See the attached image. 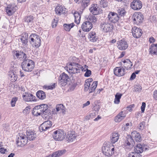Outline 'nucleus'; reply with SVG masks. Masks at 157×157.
Instances as JSON below:
<instances>
[{
  "instance_id": "f257e3e1",
  "label": "nucleus",
  "mask_w": 157,
  "mask_h": 157,
  "mask_svg": "<svg viewBox=\"0 0 157 157\" xmlns=\"http://www.w3.org/2000/svg\"><path fill=\"white\" fill-rule=\"evenodd\" d=\"M133 139L137 142H140L142 139L140 134L136 131L132 132L131 135H128L126 137L124 144V147L127 149H130L132 148L135 144Z\"/></svg>"
},
{
  "instance_id": "f03ea898",
  "label": "nucleus",
  "mask_w": 157,
  "mask_h": 157,
  "mask_svg": "<svg viewBox=\"0 0 157 157\" xmlns=\"http://www.w3.org/2000/svg\"><path fill=\"white\" fill-rule=\"evenodd\" d=\"M64 68L70 73L75 74L80 72V69L83 71H85V70L83 67L78 63H71L67 64Z\"/></svg>"
},
{
  "instance_id": "7ed1b4c3",
  "label": "nucleus",
  "mask_w": 157,
  "mask_h": 157,
  "mask_svg": "<svg viewBox=\"0 0 157 157\" xmlns=\"http://www.w3.org/2000/svg\"><path fill=\"white\" fill-rule=\"evenodd\" d=\"M102 151L104 154L108 157L111 156L116 151L112 144L106 142L103 144Z\"/></svg>"
},
{
  "instance_id": "20e7f679",
  "label": "nucleus",
  "mask_w": 157,
  "mask_h": 157,
  "mask_svg": "<svg viewBox=\"0 0 157 157\" xmlns=\"http://www.w3.org/2000/svg\"><path fill=\"white\" fill-rule=\"evenodd\" d=\"M21 67L24 71L31 72L34 68V64L33 60L26 59L23 60L21 63Z\"/></svg>"
},
{
  "instance_id": "39448f33",
  "label": "nucleus",
  "mask_w": 157,
  "mask_h": 157,
  "mask_svg": "<svg viewBox=\"0 0 157 157\" xmlns=\"http://www.w3.org/2000/svg\"><path fill=\"white\" fill-rule=\"evenodd\" d=\"M29 42L33 47L38 48L41 44V38L36 34H32L29 36Z\"/></svg>"
},
{
  "instance_id": "423d86ee",
  "label": "nucleus",
  "mask_w": 157,
  "mask_h": 157,
  "mask_svg": "<svg viewBox=\"0 0 157 157\" xmlns=\"http://www.w3.org/2000/svg\"><path fill=\"white\" fill-rule=\"evenodd\" d=\"M66 136V133L64 130L59 129L55 131L53 134L52 136L54 139L57 141H62L65 138Z\"/></svg>"
},
{
  "instance_id": "0eeeda50",
  "label": "nucleus",
  "mask_w": 157,
  "mask_h": 157,
  "mask_svg": "<svg viewBox=\"0 0 157 157\" xmlns=\"http://www.w3.org/2000/svg\"><path fill=\"white\" fill-rule=\"evenodd\" d=\"M27 136L25 135L20 134L17 136L16 140L17 144L18 146L22 147L25 145L28 142Z\"/></svg>"
},
{
  "instance_id": "6e6552de",
  "label": "nucleus",
  "mask_w": 157,
  "mask_h": 157,
  "mask_svg": "<svg viewBox=\"0 0 157 157\" xmlns=\"http://www.w3.org/2000/svg\"><path fill=\"white\" fill-rule=\"evenodd\" d=\"M100 28L103 32L107 33L112 30L113 25L108 21H105L101 24Z\"/></svg>"
},
{
  "instance_id": "1a4fd4ad",
  "label": "nucleus",
  "mask_w": 157,
  "mask_h": 157,
  "mask_svg": "<svg viewBox=\"0 0 157 157\" xmlns=\"http://www.w3.org/2000/svg\"><path fill=\"white\" fill-rule=\"evenodd\" d=\"M69 79L68 75L63 72L59 76V78L58 84L60 86H65L67 83Z\"/></svg>"
},
{
  "instance_id": "9d476101",
  "label": "nucleus",
  "mask_w": 157,
  "mask_h": 157,
  "mask_svg": "<svg viewBox=\"0 0 157 157\" xmlns=\"http://www.w3.org/2000/svg\"><path fill=\"white\" fill-rule=\"evenodd\" d=\"M134 24L139 25L142 23L144 16L141 13H136L134 14L132 17Z\"/></svg>"
},
{
  "instance_id": "9b49d317",
  "label": "nucleus",
  "mask_w": 157,
  "mask_h": 157,
  "mask_svg": "<svg viewBox=\"0 0 157 157\" xmlns=\"http://www.w3.org/2000/svg\"><path fill=\"white\" fill-rule=\"evenodd\" d=\"M89 10L91 13L94 15H98L102 12L100 8L96 4H92Z\"/></svg>"
},
{
  "instance_id": "f8f14e48",
  "label": "nucleus",
  "mask_w": 157,
  "mask_h": 157,
  "mask_svg": "<svg viewBox=\"0 0 157 157\" xmlns=\"http://www.w3.org/2000/svg\"><path fill=\"white\" fill-rule=\"evenodd\" d=\"M142 6V3L139 0H133L131 4V7L134 10H138L140 9Z\"/></svg>"
},
{
  "instance_id": "ddd939ff",
  "label": "nucleus",
  "mask_w": 157,
  "mask_h": 157,
  "mask_svg": "<svg viewBox=\"0 0 157 157\" xmlns=\"http://www.w3.org/2000/svg\"><path fill=\"white\" fill-rule=\"evenodd\" d=\"M24 100L27 102L34 101L36 100L35 96L29 93H25L22 95Z\"/></svg>"
},
{
  "instance_id": "4468645a",
  "label": "nucleus",
  "mask_w": 157,
  "mask_h": 157,
  "mask_svg": "<svg viewBox=\"0 0 157 157\" xmlns=\"http://www.w3.org/2000/svg\"><path fill=\"white\" fill-rule=\"evenodd\" d=\"M148 146L145 144L141 145L138 144L136 145L134 149V152L138 153L139 154L141 153L143 151H146L148 149Z\"/></svg>"
},
{
  "instance_id": "2eb2a0df",
  "label": "nucleus",
  "mask_w": 157,
  "mask_h": 157,
  "mask_svg": "<svg viewBox=\"0 0 157 157\" xmlns=\"http://www.w3.org/2000/svg\"><path fill=\"white\" fill-rule=\"evenodd\" d=\"M13 54L15 58L23 59L24 60L27 59L26 54L23 52L13 50Z\"/></svg>"
},
{
  "instance_id": "dca6fc26",
  "label": "nucleus",
  "mask_w": 157,
  "mask_h": 157,
  "mask_svg": "<svg viewBox=\"0 0 157 157\" xmlns=\"http://www.w3.org/2000/svg\"><path fill=\"white\" fill-rule=\"evenodd\" d=\"M42 116L43 115H46L45 118H48V117L51 114V111L49 109L48 105L47 104H41Z\"/></svg>"
},
{
  "instance_id": "f3484780",
  "label": "nucleus",
  "mask_w": 157,
  "mask_h": 157,
  "mask_svg": "<svg viewBox=\"0 0 157 157\" xmlns=\"http://www.w3.org/2000/svg\"><path fill=\"white\" fill-rule=\"evenodd\" d=\"M52 125V122L50 121H46L41 125L39 129L41 132L45 131L49 128Z\"/></svg>"
},
{
  "instance_id": "a211bd4d",
  "label": "nucleus",
  "mask_w": 157,
  "mask_h": 157,
  "mask_svg": "<svg viewBox=\"0 0 157 157\" xmlns=\"http://www.w3.org/2000/svg\"><path fill=\"white\" fill-rule=\"evenodd\" d=\"M66 135L67 141L71 142L74 141L77 136L75 132L73 131H68Z\"/></svg>"
},
{
  "instance_id": "6ab92c4d",
  "label": "nucleus",
  "mask_w": 157,
  "mask_h": 157,
  "mask_svg": "<svg viewBox=\"0 0 157 157\" xmlns=\"http://www.w3.org/2000/svg\"><path fill=\"white\" fill-rule=\"evenodd\" d=\"M108 20L111 22L115 23L119 20V16L117 13L114 12H111L109 14L108 17Z\"/></svg>"
},
{
  "instance_id": "aec40b11",
  "label": "nucleus",
  "mask_w": 157,
  "mask_h": 157,
  "mask_svg": "<svg viewBox=\"0 0 157 157\" xmlns=\"http://www.w3.org/2000/svg\"><path fill=\"white\" fill-rule=\"evenodd\" d=\"M132 32L133 36L136 38L140 37L142 34V31L140 28L134 26L132 28Z\"/></svg>"
},
{
  "instance_id": "412c9836",
  "label": "nucleus",
  "mask_w": 157,
  "mask_h": 157,
  "mask_svg": "<svg viewBox=\"0 0 157 157\" xmlns=\"http://www.w3.org/2000/svg\"><path fill=\"white\" fill-rule=\"evenodd\" d=\"M17 7L16 5L9 4L6 8V12L9 16L11 15L16 11Z\"/></svg>"
},
{
  "instance_id": "4be33fe9",
  "label": "nucleus",
  "mask_w": 157,
  "mask_h": 157,
  "mask_svg": "<svg viewBox=\"0 0 157 157\" xmlns=\"http://www.w3.org/2000/svg\"><path fill=\"white\" fill-rule=\"evenodd\" d=\"M125 69L123 67H117L113 70L114 74L118 76H123L125 74Z\"/></svg>"
},
{
  "instance_id": "5701e85b",
  "label": "nucleus",
  "mask_w": 157,
  "mask_h": 157,
  "mask_svg": "<svg viewBox=\"0 0 157 157\" xmlns=\"http://www.w3.org/2000/svg\"><path fill=\"white\" fill-rule=\"evenodd\" d=\"M92 24L89 21H86L83 23L82 25V28L84 31L89 32L92 28Z\"/></svg>"
},
{
  "instance_id": "b1692460",
  "label": "nucleus",
  "mask_w": 157,
  "mask_h": 157,
  "mask_svg": "<svg viewBox=\"0 0 157 157\" xmlns=\"http://www.w3.org/2000/svg\"><path fill=\"white\" fill-rule=\"evenodd\" d=\"M28 34L27 33H25L23 34L21 38H20V41H19L20 44H21L23 47H25L27 45L28 42Z\"/></svg>"
},
{
  "instance_id": "393cba45",
  "label": "nucleus",
  "mask_w": 157,
  "mask_h": 157,
  "mask_svg": "<svg viewBox=\"0 0 157 157\" xmlns=\"http://www.w3.org/2000/svg\"><path fill=\"white\" fill-rule=\"evenodd\" d=\"M118 48L120 50H124L128 46L127 42L124 40H121L117 42Z\"/></svg>"
},
{
  "instance_id": "a878e982",
  "label": "nucleus",
  "mask_w": 157,
  "mask_h": 157,
  "mask_svg": "<svg viewBox=\"0 0 157 157\" xmlns=\"http://www.w3.org/2000/svg\"><path fill=\"white\" fill-rule=\"evenodd\" d=\"M126 116V114L122 111L115 117L114 121L116 122H120Z\"/></svg>"
},
{
  "instance_id": "bb28decb",
  "label": "nucleus",
  "mask_w": 157,
  "mask_h": 157,
  "mask_svg": "<svg viewBox=\"0 0 157 157\" xmlns=\"http://www.w3.org/2000/svg\"><path fill=\"white\" fill-rule=\"evenodd\" d=\"M65 8L60 5L58 4L55 8V11L58 15H60L65 13Z\"/></svg>"
},
{
  "instance_id": "cd10ccee",
  "label": "nucleus",
  "mask_w": 157,
  "mask_h": 157,
  "mask_svg": "<svg viewBox=\"0 0 157 157\" xmlns=\"http://www.w3.org/2000/svg\"><path fill=\"white\" fill-rule=\"evenodd\" d=\"M120 136L118 133L116 132L112 133L110 137V140L112 144H114L118 140Z\"/></svg>"
},
{
  "instance_id": "c85d7f7f",
  "label": "nucleus",
  "mask_w": 157,
  "mask_h": 157,
  "mask_svg": "<svg viewBox=\"0 0 157 157\" xmlns=\"http://www.w3.org/2000/svg\"><path fill=\"white\" fill-rule=\"evenodd\" d=\"M27 136L28 140H33L36 137V133L31 130L27 131Z\"/></svg>"
},
{
  "instance_id": "c756f323",
  "label": "nucleus",
  "mask_w": 157,
  "mask_h": 157,
  "mask_svg": "<svg viewBox=\"0 0 157 157\" xmlns=\"http://www.w3.org/2000/svg\"><path fill=\"white\" fill-rule=\"evenodd\" d=\"M88 38L90 41L92 42L96 41L98 38L96 35L95 33L94 32H90L89 34Z\"/></svg>"
},
{
  "instance_id": "7c9ffc66",
  "label": "nucleus",
  "mask_w": 157,
  "mask_h": 157,
  "mask_svg": "<svg viewBox=\"0 0 157 157\" xmlns=\"http://www.w3.org/2000/svg\"><path fill=\"white\" fill-rule=\"evenodd\" d=\"M122 61L124 63L123 67L124 69H126L131 68L132 66V64L131 61L129 59H126Z\"/></svg>"
},
{
  "instance_id": "2f4dec72",
  "label": "nucleus",
  "mask_w": 157,
  "mask_h": 157,
  "mask_svg": "<svg viewBox=\"0 0 157 157\" xmlns=\"http://www.w3.org/2000/svg\"><path fill=\"white\" fill-rule=\"evenodd\" d=\"M66 152L65 150L58 151L54 152L52 155H49V157H59L64 154Z\"/></svg>"
},
{
  "instance_id": "473e14b6",
  "label": "nucleus",
  "mask_w": 157,
  "mask_h": 157,
  "mask_svg": "<svg viewBox=\"0 0 157 157\" xmlns=\"http://www.w3.org/2000/svg\"><path fill=\"white\" fill-rule=\"evenodd\" d=\"M150 52L151 54H157V44H152L149 49Z\"/></svg>"
},
{
  "instance_id": "72a5a7b5",
  "label": "nucleus",
  "mask_w": 157,
  "mask_h": 157,
  "mask_svg": "<svg viewBox=\"0 0 157 157\" xmlns=\"http://www.w3.org/2000/svg\"><path fill=\"white\" fill-rule=\"evenodd\" d=\"M75 22L77 24L79 23L80 21L81 15L78 12H75L74 13Z\"/></svg>"
},
{
  "instance_id": "f704fd0d",
  "label": "nucleus",
  "mask_w": 157,
  "mask_h": 157,
  "mask_svg": "<svg viewBox=\"0 0 157 157\" xmlns=\"http://www.w3.org/2000/svg\"><path fill=\"white\" fill-rule=\"evenodd\" d=\"M37 97L40 99L43 100L46 98V94L43 91L39 90L36 94Z\"/></svg>"
},
{
  "instance_id": "c9c22d12",
  "label": "nucleus",
  "mask_w": 157,
  "mask_h": 157,
  "mask_svg": "<svg viewBox=\"0 0 157 157\" xmlns=\"http://www.w3.org/2000/svg\"><path fill=\"white\" fill-rule=\"evenodd\" d=\"M75 26L74 23H72L69 24H65L63 25L64 29L67 31H69L71 29Z\"/></svg>"
},
{
  "instance_id": "e433bc0d",
  "label": "nucleus",
  "mask_w": 157,
  "mask_h": 157,
  "mask_svg": "<svg viewBox=\"0 0 157 157\" xmlns=\"http://www.w3.org/2000/svg\"><path fill=\"white\" fill-rule=\"evenodd\" d=\"M56 111L57 112L60 111V112H62L63 113L65 112V108L63 106L62 104L57 105L56 106Z\"/></svg>"
},
{
  "instance_id": "4c0bfd02",
  "label": "nucleus",
  "mask_w": 157,
  "mask_h": 157,
  "mask_svg": "<svg viewBox=\"0 0 157 157\" xmlns=\"http://www.w3.org/2000/svg\"><path fill=\"white\" fill-rule=\"evenodd\" d=\"M122 96V94L117 93L115 96L114 103L116 104H118L120 102V99Z\"/></svg>"
},
{
  "instance_id": "58836bf2",
  "label": "nucleus",
  "mask_w": 157,
  "mask_h": 157,
  "mask_svg": "<svg viewBox=\"0 0 157 157\" xmlns=\"http://www.w3.org/2000/svg\"><path fill=\"white\" fill-rule=\"evenodd\" d=\"M98 85V82L94 81L91 85L90 87L89 88V93H90L93 92L96 88Z\"/></svg>"
},
{
  "instance_id": "ea45409f",
  "label": "nucleus",
  "mask_w": 157,
  "mask_h": 157,
  "mask_svg": "<svg viewBox=\"0 0 157 157\" xmlns=\"http://www.w3.org/2000/svg\"><path fill=\"white\" fill-rule=\"evenodd\" d=\"M32 113L33 115L36 116L40 115L41 114L36 106L33 108Z\"/></svg>"
},
{
  "instance_id": "a19ab883",
  "label": "nucleus",
  "mask_w": 157,
  "mask_h": 157,
  "mask_svg": "<svg viewBox=\"0 0 157 157\" xmlns=\"http://www.w3.org/2000/svg\"><path fill=\"white\" fill-rule=\"evenodd\" d=\"M88 21L90 22V23L94 24L97 21V19L95 15H93L90 17H88Z\"/></svg>"
},
{
  "instance_id": "79ce46f5",
  "label": "nucleus",
  "mask_w": 157,
  "mask_h": 157,
  "mask_svg": "<svg viewBox=\"0 0 157 157\" xmlns=\"http://www.w3.org/2000/svg\"><path fill=\"white\" fill-rule=\"evenodd\" d=\"M118 15L120 17L124 16L125 15L126 11L123 8H119L117 10Z\"/></svg>"
},
{
  "instance_id": "37998d69",
  "label": "nucleus",
  "mask_w": 157,
  "mask_h": 157,
  "mask_svg": "<svg viewBox=\"0 0 157 157\" xmlns=\"http://www.w3.org/2000/svg\"><path fill=\"white\" fill-rule=\"evenodd\" d=\"M90 4V0H82L81 2V5L84 8H85Z\"/></svg>"
},
{
  "instance_id": "c03bdc74",
  "label": "nucleus",
  "mask_w": 157,
  "mask_h": 157,
  "mask_svg": "<svg viewBox=\"0 0 157 157\" xmlns=\"http://www.w3.org/2000/svg\"><path fill=\"white\" fill-rule=\"evenodd\" d=\"M142 155L138 153L131 152L128 155V157H141Z\"/></svg>"
},
{
  "instance_id": "a18cd8bd",
  "label": "nucleus",
  "mask_w": 157,
  "mask_h": 157,
  "mask_svg": "<svg viewBox=\"0 0 157 157\" xmlns=\"http://www.w3.org/2000/svg\"><path fill=\"white\" fill-rule=\"evenodd\" d=\"M95 113L94 112L90 113L89 114L87 115L85 117L86 120H88L91 119H93L95 116Z\"/></svg>"
},
{
  "instance_id": "49530a36",
  "label": "nucleus",
  "mask_w": 157,
  "mask_h": 157,
  "mask_svg": "<svg viewBox=\"0 0 157 157\" xmlns=\"http://www.w3.org/2000/svg\"><path fill=\"white\" fill-rule=\"evenodd\" d=\"M55 83H53L51 85H45L44 86V88L47 90H52L55 87Z\"/></svg>"
},
{
  "instance_id": "de8ad7c7",
  "label": "nucleus",
  "mask_w": 157,
  "mask_h": 157,
  "mask_svg": "<svg viewBox=\"0 0 157 157\" xmlns=\"http://www.w3.org/2000/svg\"><path fill=\"white\" fill-rule=\"evenodd\" d=\"M33 20V17L32 16H27L25 19V21L28 23L32 22Z\"/></svg>"
},
{
  "instance_id": "09e8293b",
  "label": "nucleus",
  "mask_w": 157,
  "mask_h": 157,
  "mask_svg": "<svg viewBox=\"0 0 157 157\" xmlns=\"http://www.w3.org/2000/svg\"><path fill=\"white\" fill-rule=\"evenodd\" d=\"M145 124L144 122L143 121L141 122L138 125V129L140 130H143L145 128Z\"/></svg>"
},
{
  "instance_id": "8fccbe9b",
  "label": "nucleus",
  "mask_w": 157,
  "mask_h": 157,
  "mask_svg": "<svg viewBox=\"0 0 157 157\" xmlns=\"http://www.w3.org/2000/svg\"><path fill=\"white\" fill-rule=\"evenodd\" d=\"M84 68V70H85V71H86L85 73V74L84 76L86 77L90 76L91 74V71L89 70H88L87 68H86V69H85V68Z\"/></svg>"
},
{
  "instance_id": "3c124183",
  "label": "nucleus",
  "mask_w": 157,
  "mask_h": 157,
  "mask_svg": "<svg viewBox=\"0 0 157 157\" xmlns=\"http://www.w3.org/2000/svg\"><path fill=\"white\" fill-rule=\"evenodd\" d=\"M17 100V98H12L11 102V105L12 107H13L15 106V104Z\"/></svg>"
},
{
  "instance_id": "603ef678",
  "label": "nucleus",
  "mask_w": 157,
  "mask_h": 157,
  "mask_svg": "<svg viewBox=\"0 0 157 157\" xmlns=\"http://www.w3.org/2000/svg\"><path fill=\"white\" fill-rule=\"evenodd\" d=\"M30 108L29 106H27L23 110V113L25 114H29L30 111Z\"/></svg>"
},
{
  "instance_id": "864d4df0",
  "label": "nucleus",
  "mask_w": 157,
  "mask_h": 157,
  "mask_svg": "<svg viewBox=\"0 0 157 157\" xmlns=\"http://www.w3.org/2000/svg\"><path fill=\"white\" fill-rule=\"evenodd\" d=\"M12 74V75H11L10 76L11 78H12L11 80L13 82H15L17 79V75H15L13 73Z\"/></svg>"
},
{
  "instance_id": "5fc2aeb1",
  "label": "nucleus",
  "mask_w": 157,
  "mask_h": 157,
  "mask_svg": "<svg viewBox=\"0 0 157 157\" xmlns=\"http://www.w3.org/2000/svg\"><path fill=\"white\" fill-rule=\"evenodd\" d=\"M135 92H140L142 89V87L140 85H136L135 87Z\"/></svg>"
},
{
  "instance_id": "6e6d98bb",
  "label": "nucleus",
  "mask_w": 157,
  "mask_h": 157,
  "mask_svg": "<svg viewBox=\"0 0 157 157\" xmlns=\"http://www.w3.org/2000/svg\"><path fill=\"white\" fill-rule=\"evenodd\" d=\"M57 21L55 19H54L52 23V27L53 28H55L57 25Z\"/></svg>"
},
{
  "instance_id": "4d7b16f0",
  "label": "nucleus",
  "mask_w": 157,
  "mask_h": 157,
  "mask_svg": "<svg viewBox=\"0 0 157 157\" xmlns=\"http://www.w3.org/2000/svg\"><path fill=\"white\" fill-rule=\"evenodd\" d=\"M146 107V104L145 102H143L142 105L141 107V112L142 113H144V111Z\"/></svg>"
},
{
  "instance_id": "13d9d810",
  "label": "nucleus",
  "mask_w": 157,
  "mask_h": 157,
  "mask_svg": "<svg viewBox=\"0 0 157 157\" xmlns=\"http://www.w3.org/2000/svg\"><path fill=\"white\" fill-rule=\"evenodd\" d=\"M76 84H73L69 88V90H70L72 91L74 90L76 86Z\"/></svg>"
},
{
  "instance_id": "bf43d9fd",
  "label": "nucleus",
  "mask_w": 157,
  "mask_h": 157,
  "mask_svg": "<svg viewBox=\"0 0 157 157\" xmlns=\"http://www.w3.org/2000/svg\"><path fill=\"white\" fill-rule=\"evenodd\" d=\"M6 151V149H5L4 147H1L0 148V152L1 153L4 154Z\"/></svg>"
},
{
  "instance_id": "052dcab7",
  "label": "nucleus",
  "mask_w": 157,
  "mask_h": 157,
  "mask_svg": "<svg viewBox=\"0 0 157 157\" xmlns=\"http://www.w3.org/2000/svg\"><path fill=\"white\" fill-rule=\"evenodd\" d=\"M100 108V106L99 105H96L94 107V110L95 111H98Z\"/></svg>"
},
{
  "instance_id": "680f3d73",
  "label": "nucleus",
  "mask_w": 157,
  "mask_h": 157,
  "mask_svg": "<svg viewBox=\"0 0 157 157\" xmlns=\"http://www.w3.org/2000/svg\"><path fill=\"white\" fill-rule=\"evenodd\" d=\"M149 41L150 43H153L155 41V39L153 37H151L150 38Z\"/></svg>"
},
{
  "instance_id": "e2e57ef3",
  "label": "nucleus",
  "mask_w": 157,
  "mask_h": 157,
  "mask_svg": "<svg viewBox=\"0 0 157 157\" xmlns=\"http://www.w3.org/2000/svg\"><path fill=\"white\" fill-rule=\"evenodd\" d=\"M136 77V74L135 73H133L131 75L130 78V79L131 80H133Z\"/></svg>"
},
{
  "instance_id": "0e129e2a",
  "label": "nucleus",
  "mask_w": 157,
  "mask_h": 157,
  "mask_svg": "<svg viewBox=\"0 0 157 157\" xmlns=\"http://www.w3.org/2000/svg\"><path fill=\"white\" fill-rule=\"evenodd\" d=\"M130 124L129 123H127L126 124V125L124 126V130H127L128 128V126Z\"/></svg>"
},
{
  "instance_id": "69168bd1",
  "label": "nucleus",
  "mask_w": 157,
  "mask_h": 157,
  "mask_svg": "<svg viewBox=\"0 0 157 157\" xmlns=\"http://www.w3.org/2000/svg\"><path fill=\"white\" fill-rule=\"evenodd\" d=\"M93 81V79L91 78H90L88 79H87L86 81L85 82H86V83L88 82V83H90L91 82Z\"/></svg>"
},
{
  "instance_id": "338daca9",
  "label": "nucleus",
  "mask_w": 157,
  "mask_h": 157,
  "mask_svg": "<svg viewBox=\"0 0 157 157\" xmlns=\"http://www.w3.org/2000/svg\"><path fill=\"white\" fill-rule=\"evenodd\" d=\"M154 97L155 100H157V90H155L154 92Z\"/></svg>"
},
{
  "instance_id": "774afa93",
  "label": "nucleus",
  "mask_w": 157,
  "mask_h": 157,
  "mask_svg": "<svg viewBox=\"0 0 157 157\" xmlns=\"http://www.w3.org/2000/svg\"><path fill=\"white\" fill-rule=\"evenodd\" d=\"M134 105H130L129 107H128L127 108L130 111H131L132 110V108L134 107Z\"/></svg>"
}]
</instances>
